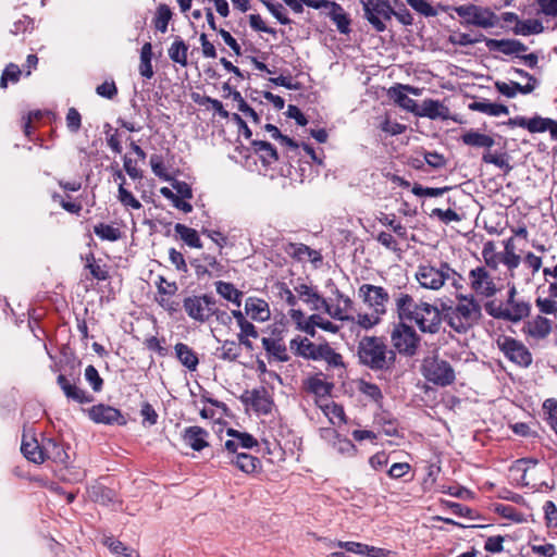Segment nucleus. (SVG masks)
Returning a JSON list of instances; mask_svg holds the SVG:
<instances>
[{"instance_id":"1","label":"nucleus","mask_w":557,"mask_h":557,"mask_svg":"<svg viewBox=\"0 0 557 557\" xmlns=\"http://www.w3.org/2000/svg\"><path fill=\"white\" fill-rule=\"evenodd\" d=\"M455 306L442 305L444 321L457 333L465 334L482 319V307L473 295H457Z\"/></svg>"},{"instance_id":"2","label":"nucleus","mask_w":557,"mask_h":557,"mask_svg":"<svg viewBox=\"0 0 557 557\" xmlns=\"http://www.w3.org/2000/svg\"><path fill=\"white\" fill-rule=\"evenodd\" d=\"M360 363L373 371L391 369L396 360L395 351L387 348L384 339L376 336H366L358 345Z\"/></svg>"},{"instance_id":"3","label":"nucleus","mask_w":557,"mask_h":557,"mask_svg":"<svg viewBox=\"0 0 557 557\" xmlns=\"http://www.w3.org/2000/svg\"><path fill=\"white\" fill-rule=\"evenodd\" d=\"M414 276L419 285L425 289L438 290L447 281H451V285L456 288L461 287L459 284L461 275L445 261H440L437 264L421 263Z\"/></svg>"},{"instance_id":"4","label":"nucleus","mask_w":557,"mask_h":557,"mask_svg":"<svg viewBox=\"0 0 557 557\" xmlns=\"http://www.w3.org/2000/svg\"><path fill=\"white\" fill-rule=\"evenodd\" d=\"M454 11L461 18V24L465 26H475L487 29L496 27L499 23L496 13L486 7L468 3L455 7Z\"/></svg>"},{"instance_id":"5","label":"nucleus","mask_w":557,"mask_h":557,"mask_svg":"<svg viewBox=\"0 0 557 557\" xmlns=\"http://www.w3.org/2000/svg\"><path fill=\"white\" fill-rule=\"evenodd\" d=\"M362 17L376 33H384L392 20L394 8L388 0H360Z\"/></svg>"},{"instance_id":"6","label":"nucleus","mask_w":557,"mask_h":557,"mask_svg":"<svg viewBox=\"0 0 557 557\" xmlns=\"http://www.w3.org/2000/svg\"><path fill=\"white\" fill-rule=\"evenodd\" d=\"M422 374L426 381L442 387L451 385L456 380L450 363L437 357L426 358L423 361Z\"/></svg>"},{"instance_id":"7","label":"nucleus","mask_w":557,"mask_h":557,"mask_svg":"<svg viewBox=\"0 0 557 557\" xmlns=\"http://www.w3.org/2000/svg\"><path fill=\"white\" fill-rule=\"evenodd\" d=\"M215 301L211 294L191 295L184 298L183 308L191 320L206 323L213 317Z\"/></svg>"},{"instance_id":"8","label":"nucleus","mask_w":557,"mask_h":557,"mask_svg":"<svg viewBox=\"0 0 557 557\" xmlns=\"http://www.w3.org/2000/svg\"><path fill=\"white\" fill-rule=\"evenodd\" d=\"M497 346L512 363L521 368H529L532 364V354L522 342L509 336H503L497 339Z\"/></svg>"},{"instance_id":"9","label":"nucleus","mask_w":557,"mask_h":557,"mask_svg":"<svg viewBox=\"0 0 557 557\" xmlns=\"http://www.w3.org/2000/svg\"><path fill=\"white\" fill-rule=\"evenodd\" d=\"M393 347L401 355L413 356L417 352L420 337L414 329L405 323L395 325L391 334Z\"/></svg>"},{"instance_id":"10","label":"nucleus","mask_w":557,"mask_h":557,"mask_svg":"<svg viewBox=\"0 0 557 557\" xmlns=\"http://www.w3.org/2000/svg\"><path fill=\"white\" fill-rule=\"evenodd\" d=\"M443 314L442 309L428 304L420 302L419 309L414 313L412 321L416 322L419 330L423 333L435 334L440 331L442 324Z\"/></svg>"},{"instance_id":"11","label":"nucleus","mask_w":557,"mask_h":557,"mask_svg":"<svg viewBox=\"0 0 557 557\" xmlns=\"http://www.w3.org/2000/svg\"><path fill=\"white\" fill-rule=\"evenodd\" d=\"M469 284L478 296L491 298L497 293L496 284L485 267H476L469 272Z\"/></svg>"},{"instance_id":"12","label":"nucleus","mask_w":557,"mask_h":557,"mask_svg":"<svg viewBox=\"0 0 557 557\" xmlns=\"http://www.w3.org/2000/svg\"><path fill=\"white\" fill-rule=\"evenodd\" d=\"M359 297L373 309L374 313L383 314L389 300L388 293L382 286L363 284L358 290Z\"/></svg>"},{"instance_id":"13","label":"nucleus","mask_w":557,"mask_h":557,"mask_svg":"<svg viewBox=\"0 0 557 557\" xmlns=\"http://www.w3.org/2000/svg\"><path fill=\"white\" fill-rule=\"evenodd\" d=\"M88 417L90 420H92L95 423H102V424H119L124 425L126 423V420L124 419L121 411L114 407H111L109 405H95L91 408L88 409Z\"/></svg>"},{"instance_id":"14","label":"nucleus","mask_w":557,"mask_h":557,"mask_svg":"<svg viewBox=\"0 0 557 557\" xmlns=\"http://www.w3.org/2000/svg\"><path fill=\"white\" fill-rule=\"evenodd\" d=\"M240 400L247 406H251L255 411L261 414H269L272 410V400L264 387L246 391Z\"/></svg>"},{"instance_id":"15","label":"nucleus","mask_w":557,"mask_h":557,"mask_svg":"<svg viewBox=\"0 0 557 557\" xmlns=\"http://www.w3.org/2000/svg\"><path fill=\"white\" fill-rule=\"evenodd\" d=\"M334 294L336 296L337 304L332 306L325 299L322 309L325 310L333 319L341 321L354 320L350 318L348 312L352 309V301L348 296H345L338 288H335Z\"/></svg>"},{"instance_id":"16","label":"nucleus","mask_w":557,"mask_h":557,"mask_svg":"<svg viewBox=\"0 0 557 557\" xmlns=\"http://www.w3.org/2000/svg\"><path fill=\"white\" fill-rule=\"evenodd\" d=\"M484 42L490 51L502 52L506 55L515 54L519 57L520 53L528 50V47L517 39H493L485 37Z\"/></svg>"},{"instance_id":"17","label":"nucleus","mask_w":557,"mask_h":557,"mask_svg":"<svg viewBox=\"0 0 557 557\" xmlns=\"http://www.w3.org/2000/svg\"><path fill=\"white\" fill-rule=\"evenodd\" d=\"M323 344H314L307 337L297 336L289 342V348L295 356L302 357L308 360H319V352L321 351Z\"/></svg>"},{"instance_id":"18","label":"nucleus","mask_w":557,"mask_h":557,"mask_svg":"<svg viewBox=\"0 0 557 557\" xmlns=\"http://www.w3.org/2000/svg\"><path fill=\"white\" fill-rule=\"evenodd\" d=\"M208 437L209 432L198 425L185 428L182 434L184 443L196 451H200L209 446Z\"/></svg>"},{"instance_id":"19","label":"nucleus","mask_w":557,"mask_h":557,"mask_svg":"<svg viewBox=\"0 0 557 557\" xmlns=\"http://www.w3.org/2000/svg\"><path fill=\"white\" fill-rule=\"evenodd\" d=\"M416 115L429 117L431 120H447L449 117V109L438 100L425 99L418 108Z\"/></svg>"},{"instance_id":"20","label":"nucleus","mask_w":557,"mask_h":557,"mask_svg":"<svg viewBox=\"0 0 557 557\" xmlns=\"http://www.w3.org/2000/svg\"><path fill=\"white\" fill-rule=\"evenodd\" d=\"M284 251L290 258L297 261H305L307 258L311 260V262H321L322 256L319 251L311 249L309 246L300 243H288Z\"/></svg>"},{"instance_id":"21","label":"nucleus","mask_w":557,"mask_h":557,"mask_svg":"<svg viewBox=\"0 0 557 557\" xmlns=\"http://www.w3.org/2000/svg\"><path fill=\"white\" fill-rule=\"evenodd\" d=\"M57 382L69 399H72L78 404H88L92 401L94 398L91 395L87 394L84 389L77 387L75 384H71L65 375L60 374L57 379Z\"/></svg>"},{"instance_id":"22","label":"nucleus","mask_w":557,"mask_h":557,"mask_svg":"<svg viewBox=\"0 0 557 557\" xmlns=\"http://www.w3.org/2000/svg\"><path fill=\"white\" fill-rule=\"evenodd\" d=\"M245 311L255 321L264 322L270 318L269 305L260 298L248 297L245 302Z\"/></svg>"},{"instance_id":"23","label":"nucleus","mask_w":557,"mask_h":557,"mask_svg":"<svg viewBox=\"0 0 557 557\" xmlns=\"http://www.w3.org/2000/svg\"><path fill=\"white\" fill-rule=\"evenodd\" d=\"M46 458L61 465H67L70 461V456L64 445L54 438H48L44 443V460Z\"/></svg>"},{"instance_id":"24","label":"nucleus","mask_w":557,"mask_h":557,"mask_svg":"<svg viewBox=\"0 0 557 557\" xmlns=\"http://www.w3.org/2000/svg\"><path fill=\"white\" fill-rule=\"evenodd\" d=\"M396 310L400 320L412 321L419 304H416L412 296L406 293H399L395 298Z\"/></svg>"},{"instance_id":"25","label":"nucleus","mask_w":557,"mask_h":557,"mask_svg":"<svg viewBox=\"0 0 557 557\" xmlns=\"http://www.w3.org/2000/svg\"><path fill=\"white\" fill-rule=\"evenodd\" d=\"M262 346L267 354L276 361L287 362L289 360L287 347L282 338L263 337Z\"/></svg>"},{"instance_id":"26","label":"nucleus","mask_w":557,"mask_h":557,"mask_svg":"<svg viewBox=\"0 0 557 557\" xmlns=\"http://www.w3.org/2000/svg\"><path fill=\"white\" fill-rule=\"evenodd\" d=\"M326 15L336 25L341 34L347 35L350 33V17L341 4L333 1L326 11Z\"/></svg>"},{"instance_id":"27","label":"nucleus","mask_w":557,"mask_h":557,"mask_svg":"<svg viewBox=\"0 0 557 557\" xmlns=\"http://www.w3.org/2000/svg\"><path fill=\"white\" fill-rule=\"evenodd\" d=\"M336 546L345 549L346 552L354 553V554L361 555V556H369V557H383L384 556V550L382 548L369 546V545L358 543V542L339 541L336 543Z\"/></svg>"},{"instance_id":"28","label":"nucleus","mask_w":557,"mask_h":557,"mask_svg":"<svg viewBox=\"0 0 557 557\" xmlns=\"http://www.w3.org/2000/svg\"><path fill=\"white\" fill-rule=\"evenodd\" d=\"M552 326L553 321L542 315H536L525 325L528 334L537 339L545 338L550 333Z\"/></svg>"},{"instance_id":"29","label":"nucleus","mask_w":557,"mask_h":557,"mask_svg":"<svg viewBox=\"0 0 557 557\" xmlns=\"http://www.w3.org/2000/svg\"><path fill=\"white\" fill-rule=\"evenodd\" d=\"M174 349L176 358L184 367H186L190 372L197 370L199 364L198 356L187 344L177 343L174 346Z\"/></svg>"},{"instance_id":"30","label":"nucleus","mask_w":557,"mask_h":557,"mask_svg":"<svg viewBox=\"0 0 557 557\" xmlns=\"http://www.w3.org/2000/svg\"><path fill=\"white\" fill-rule=\"evenodd\" d=\"M295 292L306 304L311 306L312 310H320L322 309L323 304H325V298L307 284H299L295 286Z\"/></svg>"},{"instance_id":"31","label":"nucleus","mask_w":557,"mask_h":557,"mask_svg":"<svg viewBox=\"0 0 557 557\" xmlns=\"http://www.w3.org/2000/svg\"><path fill=\"white\" fill-rule=\"evenodd\" d=\"M21 451L23 453L24 457L32 462H44V445L40 446L37 440L34 437L27 440L25 435L23 436Z\"/></svg>"},{"instance_id":"32","label":"nucleus","mask_w":557,"mask_h":557,"mask_svg":"<svg viewBox=\"0 0 557 557\" xmlns=\"http://www.w3.org/2000/svg\"><path fill=\"white\" fill-rule=\"evenodd\" d=\"M231 463H234L240 471L246 474L256 473L261 469L260 459L246 453H238L234 458L231 459Z\"/></svg>"},{"instance_id":"33","label":"nucleus","mask_w":557,"mask_h":557,"mask_svg":"<svg viewBox=\"0 0 557 557\" xmlns=\"http://www.w3.org/2000/svg\"><path fill=\"white\" fill-rule=\"evenodd\" d=\"M460 139L462 144L476 148L490 149L495 145V140L493 137L473 129H470L462 134Z\"/></svg>"},{"instance_id":"34","label":"nucleus","mask_w":557,"mask_h":557,"mask_svg":"<svg viewBox=\"0 0 557 557\" xmlns=\"http://www.w3.org/2000/svg\"><path fill=\"white\" fill-rule=\"evenodd\" d=\"M253 151L259 154L264 164H273L278 160V153L275 147L265 140H252Z\"/></svg>"},{"instance_id":"35","label":"nucleus","mask_w":557,"mask_h":557,"mask_svg":"<svg viewBox=\"0 0 557 557\" xmlns=\"http://www.w3.org/2000/svg\"><path fill=\"white\" fill-rule=\"evenodd\" d=\"M389 96L393 98L395 103L403 108L404 110L416 114L418 112L419 106L417 102L410 98L407 92L404 90L401 85H397L396 87H392L389 89Z\"/></svg>"},{"instance_id":"36","label":"nucleus","mask_w":557,"mask_h":557,"mask_svg":"<svg viewBox=\"0 0 557 557\" xmlns=\"http://www.w3.org/2000/svg\"><path fill=\"white\" fill-rule=\"evenodd\" d=\"M215 289L221 297L232 302L236 307H240L244 294L232 283L219 281L215 283Z\"/></svg>"},{"instance_id":"37","label":"nucleus","mask_w":557,"mask_h":557,"mask_svg":"<svg viewBox=\"0 0 557 557\" xmlns=\"http://www.w3.org/2000/svg\"><path fill=\"white\" fill-rule=\"evenodd\" d=\"M469 109L491 116H499L502 114L509 113V110L505 104L492 103L487 100L473 101L469 104Z\"/></svg>"},{"instance_id":"38","label":"nucleus","mask_w":557,"mask_h":557,"mask_svg":"<svg viewBox=\"0 0 557 557\" xmlns=\"http://www.w3.org/2000/svg\"><path fill=\"white\" fill-rule=\"evenodd\" d=\"M242 354L240 344L235 341L226 339L222 343L221 347H218L214 355L224 361H236Z\"/></svg>"},{"instance_id":"39","label":"nucleus","mask_w":557,"mask_h":557,"mask_svg":"<svg viewBox=\"0 0 557 557\" xmlns=\"http://www.w3.org/2000/svg\"><path fill=\"white\" fill-rule=\"evenodd\" d=\"M188 46L181 37H176L171 47L169 48V57L174 62L182 66L187 65Z\"/></svg>"},{"instance_id":"40","label":"nucleus","mask_w":557,"mask_h":557,"mask_svg":"<svg viewBox=\"0 0 557 557\" xmlns=\"http://www.w3.org/2000/svg\"><path fill=\"white\" fill-rule=\"evenodd\" d=\"M324 432L334 436L335 441L333 443V447L337 450V453L348 457H352L357 454V447L350 440L341 437L333 429H326Z\"/></svg>"},{"instance_id":"41","label":"nucleus","mask_w":557,"mask_h":557,"mask_svg":"<svg viewBox=\"0 0 557 557\" xmlns=\"http://www.w3.org/2000/svg\"><path fill=\"white\" fill-rule=\"evenodd\" d=\"M152 46L150 42H145L140 50L139 73L143 77L150 79L154 72L151 64Z\"/></svg>"},{"instance_id":"42","label":"nucleus","mask_w":557,"mask_h":557,"mask_svg":"<svg viewBox=\"0 0 557 557\" xmlns=\"http://www.w3.org/2000/svg\"><path fill=\"white\" fill-rule=\"evenodd\" d=\"M176 234L189 247L201 248L202 243L196 230L188 227L184 224L177 223L174 226Z\"/></svg>"},{"instance_id":"43","label":"nucleus","mask_w":557,"mask_h":557,"mask_svg":"<svg viewBox=\"0 0 557 557\" xmlns=\"http://www.w3.org/2000/svg\"><path fill=\"white\" fill-rule=\"evenodd\" d=\"M544 30V26L540 20L529 18L524 21H518V24L513 28V33L517 35L529 36L534 34H541Z\"/></svg>"},{"instance_id":"44","label":"nucleus","mask_w":557,"mask_h":557,"mask_svg":"<svg viewBox=\"0 0 557 557\" xmlns=\"http://www.w3.org/2000/svg\"><path fill=\"white\" fill-rule=\"evenodd\" d=\"M531 305L528 301L520 300L512 307H506V321L519 322L530 314Z\"/></svg>"},{"instance_id":"45","label":"nucleus","mask_w":557,"mask_h":557,"mask_svg":"<svg viewBox=\"0 0 557 557\" xmlns=\"http://www.w3.org/2000/svg\"><path fill=\"white\" fill-rule=\"evenodd\" d=\"M289 317L293 322L296 323L297 329L307 333L311 337L315 335V330L313 329V323L309 318H306L305 313L299 309H290Z\"/></svg>"},{"instance_id":"46","label":"nucleus","mask_w":557,"mask_h":557,"mask_svg":"<svg viewBox=\"0 0 557 557\" xmlns=\"http://www.w3.org/2000/svg\"><path fill=\"white\" fill-rule=\"evenodd\" d=\"M307 388L319 397L329 396L332 392L333 384L322 380L319 376L309 377L307 381Z\"/></svg>"},{"instance_id":"47","label":"nucleus","mask_w":557,"mask_h":557,"mask_svg":"<svg viewBox=\"0 0 557 557\" xmlns=\"http://www.w3.org/2000/svg\"><path fill=\"white\" fill-rule=\"evenodd\" d=\"M319 354V360L325 361L330 367H345L342 355L336 352L327 343L323 344V347Z\"/></svg>"},{"instance_id":"48","label":"nucleus","mask_w":557,"mask_h":557,"mask_svg":"<svg viewBox=\"0 0 557 557\" xmlns=\"http://www.w3.org/2000/svg\"><path fill=\"white\" fill-rule=\"evenodd\" d=\"M94 233L102 240L116 242L121 238V231L106 223L95 225Z\"/></svg>"},{"instance_id":"49","label":"nucleus","mask_w":557,"mask_h":557,"mask_svg":"<svg viewBox=\"0 0 557 557\" xmlns=\"http://www.w3.org/2000/svg\"><path fill=\"white\" fill-rule=\"evenodd\" d=\"M520 256L515 252L513 239L509 238L505 242V251L502 262L509 269H516L520 264Z\"/></svg>"},{"instance_id":"50","label":"nucleus","mask_w":557,"mask_h":557,"mask_svg":"<svg viewBox=\"0 0 557 557\" xmlns=\"http://www.w3.org/2000/svg\"><path fill=\"white\" fill-rule=\"evenodd\" d=\"M172 17L171 9L166 4H160L157 9L153 24L157 30L165 33Z\"/></svg>"},{"instance_id":"51","label":"nucleus","mask_w":557,"mask_h":557,"mask_svg":"<svg viewBox=\"0 0 557 557\" xmlns=\"http://www.w3.org/2000/svg\"><path fill=\"white\" fill-rule=\"evenodd\" d=\"M482 161L484 163L494 164L495 166L509 172L512 168L508 162V158L506 153H492L486 151L482 156Z\"/></svg>"},{"instance_id":"52","label":"nucleus","mask_w":557,"mask_h":557,"mask_svg":"<svg viewBox=\"0 0 557 557\" xmlns=\"http://www.w3.org/2000/svg\"><path fill=\"white\" fill-rule=\"evenodd\" d=\"M358 389L361 394H363L364 396H367L368 398L375 403H380L383 399L381 388L374 383L361 380L359 382Z\"/></svg>"},{"instance_id":"53","label":"nucleus","mask_w":557,"mask_h":557,"mask_svg":"<svg viewBox=\"0 0 557 557\" xmlns=\"http://www.w3.org/2000/svg\"><path fill=\"white\" fill-rule=\"evenodd\" d=\"M227 435L237 440L239 448L250 449L258 445L257 440L249 433L239 432L234 429H227Z\"/></svg>"},{"instance_id":"54","label":"nucleus","mask_w":557,"mask_h":557,"mask_svg":"<svg viewBox=\"0 0 557 557\" xmlns=\"http://www.w3.org/2000/svg\"><path fill=\"white\" fill-rule=\"evenodd\" d=\"M495 511L503 518L513 522L520 523L524 521L523 515L511 505L497 504L495 506Z\"/></svg>"},{"instance_id":"55","label":"nucleus","mask_w":557,"mask_h":557,"mask_svg":"<svg viewBox=\"0 0 557 557\" xmlns=\"http://www.w3.org/2000/svg\"><path fill=\"white\" fill-rule=\"evenodd\" d=\"M484 38L485 36L483 34H480L478 37L472 38L468 34L456 33L449 36L448 41L454 46L467 47L480 41H484Z\"/></svg>"},{"instance_id":"56","label":"nucleus","mask_w":557,"mask_h":557,"mask_svg":"<svg viewBox=\"0 0 557 557\" xmlns=\"http://www.w3.org/2000/svg\"><path fill=\"white\" fill-rule=\"evenodd\" d=\"M104 545L108 546L111 553L115 554L119 557H134V550L129 549L121 541H117L113 537H107L104 540Z\"/></svg>"},{"instance_id":"57","label":"nucleus","mask_w":557,"mask_h":557,"mask_svg":"<svg viewBox=\"0 0 557 557\" xmlns=\"http://www.w3.org/2000/svg\"><path fill=\"white\" fill-rule=\"evenodd\" d=\"M91 495L95 502L100 503L102 505H109L115 499V493L113 492V490L102 485L95 486L92 488Z\"/></svg>"},{"instance_id":"58","label":"nucleus","mask_w":557,"mask_h":557,"mask_svg":"<svg viewBox=\"0 0 557 557\" xmlns=\"http://www.w3.org/2000/svg\"><path fill=\"white\" fill-rule=\"evenodd\" d=\"M117 193L119 201L123 206L131 207L134 210H139L143 207L140 201L136 199L135 196L123 186V184L119 185Z\"/></svg>"},{"instance_id":"59","label":"nucleus","mask_w":557,"mask_h":557,"mask_svg":"<svg viewBox=\"0 0 557 557\" xmlns=\"http://www.w3.org/2000/svg\"><path fill=\"white\" fill-rule=\"evenodd\" d=\"M406 2L418 13L425 17H433L437 15V11L426 0H406Z\"/></svg>"},{"instance_id":"60","label":"nucleus","mask_w":557,"mask_h":557,"mask_svg":"<svg viewBox=\"0 0 557 557\" xmlns=\"http://www.w3.org/2000/svg\"><path fill=\"white\" fill-rule=\"evenodd\" d=\"M543 410L547 416V423L557 434V400L554 398L546 399L543 404Z\"/></svg>"},{"instance_id":"61","label":"nucleus","mask_w":557,"mask_h":557,"mask_svg":"<svg viewBox=\"0 0 557 557\" xmlns=\"http://www.w3.org/2000/svg\"><path fill=\"white\" fill-rule=\"evenodd\" d=\"M482 256L487 267L493 270L497 269L499 258L495 252V245L493 242H486L483 245Z\"/></svg>"},{"instance_id":"62","label":"nucleus","mask_w":557,"mask_h":557,"mask_svg":"<svg viewBox=\"0 0 557 557\" xmlns=\"http://www.w3.org/2000/svg\"><path fill=\"white\" fill-rule=\"evenodd\" d=\"M21 73L22 72H21L20 67L16 64L10 63L9 65H7V67L4 69V71L1 75L0 87L7 88L9 81L12 83L18 82Z\"/></svg>"},{"instance_id":"63","label":"nucleus","mask_w":557,"mask_h":557,"mask_svg":"<svg viewBox=\"0 0 557 557\" xmlns=\"http://www.w3.org/2000/svg\"><path fill=\"white\" fill-rule=\"evenodd\" d=\"M263 4L267 9L272 13V15L283 25L290 24V20L284 13V7L278 2H273L270 0H264Z\"/></svg>"},{"instance_id":"64","label":"nucleus","mask_w":557,"mask_h":557,"mask_svg":"<svg viewBox=\"0 0 557 557\" xmlns=\"http://www.w3.org/2000/svg\"><path fill=\"white\" fill-rule=\"evenodd\" d=\"M85 379L90 384L91 388L95 392H100L102 389L103 380L101 379L98 370L94 366H87V368L85 369Z\"/></svg>"}]
</instances>
